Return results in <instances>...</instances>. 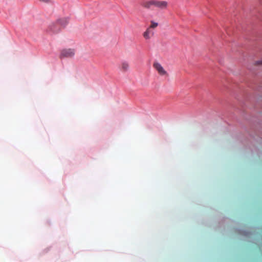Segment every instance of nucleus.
I'll return each mask as SVG.
<instances>
[{"label": "nucleus", "instance_id": "f257e3e1", "mask_svg": "<svg viewBox=\"0 0 262 262\" xmlns=\"http://www.w3.org/2000/svg\"><path fill=\"white\" fill-rule=\"evenodd\" d=\"M153 67L158 72L161 76H167V72L164 70L162 65L158 62H155L153 64Z\"/></svg>", "mask_w": 262, "mask_h": 262}, {"label": "nucleus", "instance_id": "f03ea898", "mask_svg": "<svg viewBox=\"0 0 262 262\" xmlns=\"http://www.w3.org/2000/svg\"><path fill=\"white\" fill-rule=\"evenodd\" d=\"M75 54V51L72 49H63L61 51L60 57L69 58L73 57Z\"/></svg>", "mask_w": 262, "mask_h": 262}, {"label": "nucleus", "instance_id": "7ed1b4c3", "mask_svg": "<svg viewBox=\"0 0 262 262\" xmlns=\"http://www.w3.org/2000/svg\"><path fill=\"white\" fill-rule=\"evenodd\" d=\"M61 29L59 24H57L56 21L50 25L48 28V31L56 33L58 32Z\"/></svg>", "mask_w": 262, "mask_h": 262}, {"label": "nucleus", "instance_id": "20e7f679", "mask_svg": "<svg viewBox=\"0 0 262 262\" xmlns=\"http://www.w3.org/2000/svg\"><path fill=\"white\" fill-rule=\"evenodd\" d=\"M154 35V32L149 28H147L145 31L143 33V36L146 40L150 39Z\"/></svg>", "mask_w": 262, "mask_h": 262}, {"label": "nucleus", "instance_id": "39448f33", "mask_svg": "<svg viewBox=\"0 0 262 262\" xmlns=\"http://www.w3.org/2000/svg\"><path fill=\"white\" fill-rule=\"evenodd\" d=\"M129 69V64L127 61H122L120 65V69L121 71L125 72Z\"/></svg>", "mask_w": 262, "mask_h": 262}, {"label": "nucleus", "instance_id": "423d86ee", "mask_svg": "<svg viewBox=\"0 0 262 262\" xmlns=\"http://www.w3.org/2000/svg\"><path fill=\"white\" fill-rule=\"evenodd\" d=\"M69 22L68 18H62L58 19L56 23L60 26L61 28H64Z\"/></svg>", "mask_w": 262, "mask_h": 262}, {"label": "nucleus", "instance_id": "0eeeda50", "mask_svg": "<svg viewBox=\"0 0 262 262\" xmlns=\"http://www.w3.org/2000/svg\"><path fill=\"white\" fill-rule=\"evenodd\" d=\"M156 8L160 9H164L166 8L167 6V3L166 1H157Z\"/></svg>", "mask_w": 262, "mask_h": 262}, {"label": "nucleus", "instance_id": "6e6552de", "mask_svg": "<svg viewBox=\"0 0 262 262\" xmlns=\"http://www.w3.org/2000/svg\"><path fill=\"white\" fill-rule=\"evenodd\" d=\"M142 6L147 9H152L153 8L152 4V0L148 1H145L142 3Z\"/></svg>", "mask_w": 262, "mask_h": 262}, {"label": "nucleus", "instance_id": "1a4fd4ad", "mask_svg": "<svg viewBox=\"0 0 262 262\" xmlns=\"http://www.w3.org/2000/svg\"><path fill=\"white\" fill-rule=\"evenodd\" d=\"M158 25L157 23L154 22L153 21H151V24L148 28L151 29L156 28Z\"/></svg>", "mask_w": 262, "mask_h": 262}, {"label": "nucleus", "instance_id": "9d476101", "mask_svg": "<svg viewBox=\"0 0 262 262\" xmlns=\"http://www.w3.org/2000/svg\"><path fill=\"white\" fill-rule=\"evenodd\" d=\"M39 2L43 3H52V0H39Z\"/></svg>", "mask_w": 262, "mask_h": 262}, {"label": "nucleus", "instance_id": "9b49d317", "mask_svg": "<svg viewBox=\"0 0 262 262\" xmlns=\"http://www.w3.org/2000/svg\"><path fill=\"white\" fill-rule=\"evenodd\" d=\"M157 1L156 0H152V7L153 8L154 7H156V6H157Z\"/></svg>", "mask_w": 262, "mask_h": 262}, {"label": "nucleus", "instance_id": "f8f14e48", "mask_svg": "<svg viewBox=\"0 0 262 262\" xmlns=\"http://www.w3.org/2000/svg\"><path fill=\"white\" fill-rule=\"evenodd\" d=\"M257 64H262V59L256 62Z\"/></svg>", "mask_w": 262, "mask_h": 262}]
</instances>
